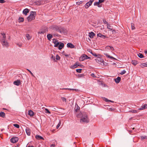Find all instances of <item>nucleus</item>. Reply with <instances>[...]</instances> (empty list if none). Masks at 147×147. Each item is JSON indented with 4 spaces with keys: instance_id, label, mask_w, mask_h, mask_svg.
Masks as SVG:
<instances>
[{
    "instance_id": "f257e3e1",
    "label": "nucleus",
    "mask_w": 147,
    "mask_h": 147,
    "mask_svg": "<svg viewBox=\"0 0 147 147\" xmlns=\"http://www.w3.org/2000/svg\"><path fill=\"white\" fill-rule=\"evenodd\" d=\"M1 37L0 41L2 45L5 47H7L8 45V42L6 40V36L4 33H1Z\"/></svg>"
},
{
    "instance_id": "f03ea898",
    "label": "nucleus",
    "mask_w": 147,
    "mask_h": 147,
    "mask_svg": "<svg viewBox=\"0 0 147 147\" xmlns=\"http://www.w3.org/2000/svg\"><path fill=\"white\" fill-rule=\"evenodd\" d=\"M81 114L82 115V116L81 117L80 120V122L82 121L86 123L89 122V120L87 113L85 112H83Z\"/></svg>"
},
{
    "instance_id": "7ed1b4c3",
    "label": "nucleus",
    "mask_w": 147,
    "mask_h": 147,
    "mask_svg": "<svg viewBox=\"0 0 147 147\" xmlns=\"http://www.w3.org/2000/svg\"><path fill=\"white\" fill-rule=\"evenodd\" d=\"M30 14L27 18V20L28 22H30L35 18L36 12L35 11H31Z\"/></svg>"
},
{
    "instance_id": "20e7f679",
    "label": "nucleus",
    "mask_w": 147,
    "mask_h": 147,
    "mask_svg": "<svg viewBox=\"0 0 147 147\" xmlns=\"http://www.w3.org/2000/svg\"><path fill=\"white\" fill-rule=\"evenodd\" d=\"M90 57L88 56L85 54H83L79 58V60L80 61H83L85 59H87L90 58Z\"/></svg>"
},
{
    "instance_id": "39448f33",
    "label": "nucleus",
    "mask_w": 147,
    "mask_h": 147,
    "mask_svg": "<svg viewBox=\"0 0 147 147\" xmlns=\"http://www.w3.org/2000/svg\"><path fill=\"white\" fill-rule=\"evenodd\" d=\"M53 42L55 44L54 47H57L59 45L60 43H59L58 40H56L55 39H53Z\"/></svg>"
},
{
    "instance_id": "423d86ee",
    "label": "nucleus",
    "mask_w": 147,
    "mask_h": 147,
    "mask_svg": "<svg viewBox=\"0 0 147 147\" xmlns=\"http://www.w3.org/2000/svg\"><path fill=\"white\" fill-rule=\"evenodd\" d=\"M59 27V26H58L57 25H53L51 26V29L54 30H55L57 31L58 32Z\"/></svg>"
},
{
    "instance_id": "0eeeda50",
    "label": "nucleus",
    "mask_w": 147,
    "mask_h": 147,
    "mask_svg": "<svg viewBox=\"0 0 147 147\" xmlns=\"http://www.w3.org/2000/svg\"><path fill=\"white\" fill-rule=\"evenodd\" d=\"M18 140V138L17 137L12 138L11 139V142L13 143H16Z\"/></svg>"
},
{
    "instance_id": "6e6552de",
    "label": "nucleus",
    "mask_w": 147,
    "mask_h": 147,
    "mask_svg": "<svg viewBox=\"0 0 147 147\" xmlns=\"http://www.w3.org/2000/svg\"><path fill=\"white\" fill-rule=\"evenodd\" d=\"M65 29L64 28L59 26L58 31L59 32L61 33H64L65 32Z\"/></svg>"
},
{
    "instance_id": "1a4fd4ad",
    "label": "nucleus",
    "mask_w": 147,
    "mask_h": 147,
    "mask_svg": "<svg viewBox=\"0 0 147 147\" xmlns=\"http://www.w3.org/2000/svg\"><path fill=\"white\" fill-rule=\"evenodd\" d=\"M21 84L20 80H17L13 82V84L17 86H19Z\"/></svg>"
},
{
    "instance_id": "9d476101",
    "label": "nucleus",
    "mask_w": 147,
    "mask_h": 147,
    "mask_svg": "<svg viewBox=\"0 0 147 147\" xmlns=\"http://www.w3.org/2000/svg\"><path fill=\"white\" fill-rule=\"evenodd\" d=\"M48 30L47 28H46L44 29L43 30L39 31L38 33L39 34H44L46 32H47Z\"/></svg>"
},
{
    "instance_id": "9b49d317",
    "label": "nucleus",
    "mask_w": 147,
    "mask_h": 147,
    "mask_svg": "<svg viewBox=\"0 0 147 147\" xmlns=\"http://www.w3.org/2000/svg\"><path fill=\"white\" fill-rule=\"evenodd\" d=\"M95 35V34L93 32H91L89 33L88 36L91 38H93L94 36Z\"/></svg>"
},
{
    "instance_id": "f8f14e48",
    "label": "nucleus",
    "mask_w": 147,
    "mask_h": 147,
    "mask_svg": "<svg viewBox=\"0 0 147 147\" xmlns=\"http://www.w3.org/2000/svg\"><path fill=\"white\" fill-rule=\"evenodd\" d=\"M79 65V64H78V62H76L74 65L71 66V68L74 69L77 67Z\"/></svg>"
},
{
    "instance_id": "ddd939ff",
    "label": "nucleus",
    "mask_w": 147,
    "mask_h": 147,
    "mask_svg": "<svg viewBox=\"0 0 147 147\" xmlns=\"http://www.w3.org/2000/svg\"><path fill=\"white\" fill-rule=\"evenodd\" d=\"M67 47L71 48H74L75 47L74 46L73 44L70 43H68L67 44Z\"/></svg>"
},
{
    "instance_id": "4468645a",
    "label": "nucleus",
    "mask_w": 147,
    "mask_h": 147,
    "mask_svg": "<svg viewBox=\"0 0 147 147\" xmlns=\"http://www.w3.org/2000/svg\"><path fill=\"white\" fill-rule=\"evenodd\" d=\"M104 55L107 57L108 58H109V59H114V60H117V59H115V58H114V57H112V56H110L107 53H104Z\"/></svg>"
},
{
    "instance_id": "2eb2a0df",
    "label": "nucleus",
    "mask_w": 147,
    "mask_h": 147,
    "mask_svg": "<svg viewBox=\"0 0 147 147\" xmlns=\"http://www.w3.org/2000/svg\"><path fill=\"white\" fill-rule=\"evenodd\" d=\"M29 9L27 8H26L23 10L22 12L24 14L26 15H27V13L29 12Z\"/></svg>"
},
{
    "instance_id": "dca6fc26",
    "label": "nucleus",
    "mask_w": 147,
    "mask_h": 147,
    "mask_svg": "<svg viewBox=\"0 0 147 147\" xmlns=\"http://www.w3.org/2000/svg\"><path fill=\"white\" fill-rule=\"evenodd\" d=\"M58 47V49L59 50L62 49L64 46V44L63 43L61 42L60 44H59Z\"/></svg>"
},
{
    "instance_id": "f3484780",
    "label": "nucleus",
    "mask_w": 147,
    "mask_h": 147,
    "mask_svg": "<svg viewBox=\"0 0 147 147\" xmlns=\"http://www.w3.org/2000/svg\"><path fill=\"white\" fill-rule=\"evenodd\" d=\"M28 112V115L31 117H33L34 115V113L31 110H29Z\"/></svg>"
},
{
    "instance_id": "a211bd4d",
    "label": "nucleus",
    "mask_w": 147,
    "mask_h": 147,
    "mask_svg": "<svg viewBox=\"0 0 147 147\" xmlns=\"http://www.w3.org/2000/svg\"><path fill=\"white\" fill-rule=\"evenodd\" d=\"M92 4L91 3L88 2L86 3L85 5H84V7L86 8L87 9Z\"/></svg>"
},
{
    "instance_id": "6ab92c4d",
    "label": "nucleus",
    "mask_w": 147,
    "mask_h": 147,
    "mask_svg": "<svg viewBox=\"0 0 147 147\" xmlns=\"http://www.w3.org/2000/svg\"><path fill=\"white\" fill-rule=\"evenodd\" d=\"M99 2H95L94 3V6H97L98 7H102V5H100Z\"/></svg>"
},
{
    "instance_id": "aec40b11",
    "label": "nucleus",
    "mask_w": 147,
    "mask_h": 147,
    "mask_svg": "<svg viewBox=\"0 0 147 147\" xmlns=\"http://www.w3.org/2000/svg\"><path fill=\"white\" fill-rule=\"evenodd\" d=\"M121 79L120 77H118L117 78L115 79V80L116 83H118L120 82Z\"/></svg>"
},
{
    "instance_id": "412c9836",
    "label": "nucleus",
    "mask_w": 147,
    "mask_h": 147,
    "mask_svg": "<svg viewBox=\"0 0 147 147\" xmlns=\"http://www.w3.org/2000/svg\"><path fill=\"white\" fill-rule=\"evenodd\" d=\"M97 36L98 37H99L100 38H102L103 39H105V38H106V36H105L102 35L100 33H98L97 34Z\"/></svg>"
},
{
    "instance_id": "4be33fe9",
    "label": "nucleus",
    "mask_w": 147,
    "mask_h": 147,
    "mask_svg": "<svg viewBox=\"0 0 147 147\" xmlns=\"http://www.w3.org/2000/svg\"><path fill=\"white\" fill-rule=\"evenodd\" d=\"M140 66L142 68L147 67V63H141Z\"/></svg>"
},
{
    "instance_id": "5701e85b",
    "label": "nucleus",
    "mask_w": 147,
    "mask_h": 147,
    "mask_svg": "<svg viewBox=\"0 0 147 147\" xmlns=\"http://www.w3.org/2000/svg\"><path fill=\"white\" fill-rule=\"evenodd\" d=\"M147 108V104H145L141 107L139 109V110H141L146 109Z\"/></svg>"
},
{
    "instance_id": "b1692460",
    "label": "nucleus",
    "mask_w": 147,
    "mask_h": 147,
    "mask_svg": "<svg viewBox=\"0 0 147 147\" xmlns=\"http://www.w3.org/2000/svg\"><path fill=\"white\" fill-rule=\"evenodd\" d=\"M26 132L27 135L28 136H30V131L29 128H27L26 129Z\"/></svg>"
},
{
    "instance_id": "393cba45",
    "label": "nucleus",
    "mask_w": 147,
    "mask_h": 147,
    "mask_svg": "<svg viewBox=\"0 0 147 147\" xmlns=\"http://www.w3.org/2000/svg\"><path fill=\"white\" fill-rule=\"evenodd\" d=\"M47 38L50 41L51 39L53 38V36L51 34H49L47 35Z\"/></svg>"
},
{
    "instance_id": "a878e982",
    "label": "nucleus",
    "mask_w": 147,
    "mask_h": 147,
    "mask_svg": "<svg viewBox=\"0 0 147 147\" xmlns=\"http://www.w3.org/2000/svg\"><path fill=\"white\" fill-rule=\"evenodd\" d=\"M36 138L37 139L44 140V138L42 137L37 135H36Z\"/></svg>"
},
{
    "instance_id": "bb28decb",
    "label": "nucleus",
    "mask_w": 147,
    "mask_h": 147,
    "mask_svg": "<svg viewBox=\"0 0 147 147\" xmlns=\"http://www.w3.org/2000/svg\"><path fill=\"white\" fill-rule=\"evenodd\" d=\"M0 116L3 118L5 117V113L3 112L0 113Z\"/></svg>"
},
{
    "instance_id": "cd10ccee",
    "label": "nucleus",
    "mask_w": 147,
    "mask_h": 147,
    "mask_svg": "<svg viewBox=\"0 0 147 147\" xmlns=\"http://www.w3.org/2000/svg\"><path fill=\"white\" fill-rule=\"evenodd\" d=\"M131 63L132 64L135 66L137 64H138V61L136 60H132L131 61Z\"/></svg>"
},
{
    "instance_id": "c85d7f7f",
    "label": "nucleus",
    "mask_w": 147,
    "mask_h": 147,
    "mask_svg": "<svg viewBox=\"0 0 147 147\" xmlns=\"http://www.w3.org/2000/svg\"><path fill=\"white\" fill-rule=\"evenodd\" d=\"M138 55L140 58H142L144 57L143 54L140 53L138 54Z\"/></svg>"
},
{
    "instance_id": "c756f323",
    "label": "nucleus",
    "mask_w": 147,
    "mask_h": 147,
    "mask_svg": "<svg viewBox=\"0 0 147 147\" xmlns=\"http://www.w3.org/2000/svg\"><path fill=\"white\" fill-rule=\"evenodd\" d=\"M62 89H68L70 90H74L75 91L77 92L78 90V89H70V88H63Z\"/></svg>"
},
{
    "instance_id": "7c9ffc66",
    "label": "nucleus",
    "mask_w": 147,
    "mask_h": 147,
    "mask_svg": "<svg viewBox=\"0 0 147 147\" xmlns=\"http://www.w3.org/2000/svg\"><path fill=\"white\" fill-rule=\"evenodd\" d=\"M18 20L19 22H23L24 21V18L22 17H20Z\"/></svg>"
},
{
    "instance_id": "2f4dec72",
    "label": "nucleus",
    "mask_w": 147,
    "mask_h": 147,
    "mask_svg": "<svg viewBox=\"0 0 147 147\" xmlns=\"http://www.w3.org/2000/svg\"><path fill=\"white\" fill-rule=\"evenodd\" d=\"M140 138L142 140L146 139H147V136H142L140 137Z\"/></svg>"
},
{
    "instance_id": "473e14b6",
    "label": "nucleus",
    "mask_w": 147,
    "mask_h": 147,
    "mask_svg": "<svg viewBox=\"0 0 147 147\" xmlns=\"http://www.w3.org/2000/svg\"><path fill=\"white\" fill-rule=\"evenodd\" d=\"M26 37L28 40H29L30 39V36L29 34H27L26 35Z\"/></svg>"
},
{
    "instance_id": "72a5a7b5",
    "label": "nucleus",
    "mask_w": 147,
    "mask_h": 147,
    "mask_svg": "<svg viewBox=\"0 0 147 147\" xmlns=\"http://www.w3.org/2000/svg\"><path fill=\"white\" fill-rule=\"evenodd\" d=\"M13 125L14 126L18 128H19L20 127V126L18 124H13Z\"/></svg>"
},
{
    "instance_id": "f704fd0d",
    "label": "nucleus",
    "mask_w": 147,
    "mask_h": 147,
    "mask_svg": "<svg viewBox=\"0 0 147 147\" xmlns=\"http://www.w3.org/2000/svg\"><path fill=\"white\" fill-rule=\"evenodd\" d=\"M82 70V69H76V71L78 73H80L81 72Z\"/></svg>"
},
{
    "instance_id": "c9c22d12",
    "label": "nucleus",
    "mask_w": 147,
    "mask_h": 147,
    "mask_svg": "<svg viewBox=\"0 0 147 147\" xmlns=\"http://www.w3.org/2000/svg\"><path fill=\"white\" fill-rule=\"evenodd\" d=\"M60 58L59 56L57 55L56 57V59L58 60H59L60 59Z\"/></svg>"
},
{
    "instance_id": "e433bc0d",
    "label": "nucleus",
    "mask_w": 147,
    "mask_h": 147,
    "mask_svg": "<svg viewBox=\"0 0 147 147\" xmlns=\"http://www.w3.org/2000/svg\"><path fill=\"white\" fill-rule=\"evenodd\" d=\"M45 110L46 111V113L51 114V112L49 110L47 109H45Z\"/></svg>"
},
{
    "instance_id": "4c0bfd02",
    "label": "nucleus",
    "mask_w": 147,
    "mask_h": 147,
    "mask_svg": "<svg viewBox=\"0 0 147 147\" xmlns=\"http://www.w3.org/2000/svg\"><path fill=\"white\" fill-rule=\"evenodd\" d=\"M26 70L30 72V73L31 74V75L32 76H33L34 77H35L34 76V75H33V74H32V73L31 72V71L30 70H29L28 69H27Z\"/></svg>"
},
{
    "instance_id": "58836bf2",
    "label": "nucleus",
    "mask_w": 147,
    "mask_h": 147,
    "mask_svg": "<svg viewBox=\"0 0 147 147\" xmlns=\"http://www.w3.org/2000/svg\"><path fill=\"white\" fill-rule=\"evenodd\" d=\"M126 72V71L125 70H123L121 72V73H120V74L122 75L123 74H125Z\"/></svg>"
},
{
    "instance_id": "ea45409f",
    "label": "nucleus",
    "mask_w": 147,
    "mask_h": 147,
    "mask_svg": "<svg viewBox=\"0 0 147 147\" xmlns=\"http://www.w3.org/2000/svg\"><path fill=\"white\" fill-rule=\"evenodd\" d=\"M107 47H108V48H109L112 51H113L114 50V49L113 47H111L110 46H108Z\"/></svg>"
},
{
    "instance_id": "a19ab883",
    "label": "nucleus",
    "mask_w": 147,
    "mask_h": 147,
    "mask_svg": "<svg viewBox=\"0 0 147 147\" xmlns=\"http://www.w3.org/2000/svg\"><path fill=\"white\" fill-rule=\"evenodd\" d=\"M84 75L83 74H80L78 75V78H82L84 77Z\"/></svg>"
},
{
    "instance_id": "79ce46f5",
    "label": "nucleus",
    "mask_w": 147,
    "mask_h": 147,
    "mask_svg": "<svg viewBox=\"0 0 147 147\" xmlns=\"http://www.w3.org/2000/svg\"><path fill=\"white\" fill-rule=\"evenodd\" d=\"M130 112H132V113H136L137 112V111L136 110H133L130 111Z\"/></svg>"
},
{
    "instance_id": "37998d69",
    "label": "nucleus",
    "mask_w": 147,
    "mask_h": 147,
    "mask_svg": "<svg viewBox=\"0 0 147 147\" xmlns=\"http://www.w3.org/2000/svg\"><path fill=\"white\" fill-rule=\"evenodd\" d=\"M90 75L93 78H95L96 77L95 75L93 73L91 74Z\"/></svg>"
},
{
    "instance_id": "c03bdc74",
    "label": "nucleus",
    "mask_w": 147,
    "mask_h": 147,
    "mask_svg": "<svg viewBox=\"0 0 147 147\" xmlns=\"http://www.w3.org/2000/svg\"><path fill=\"white\" fill-rule=\"evenodd\" d=\"M77 107L76 109H75V110L76 112H77L80 109V107L77 105Z\"/></svg>"
},
{
    "instance_id": "a18cd8bd",
    "label": "nucleus",
    "mask_w": 147,
    "mask_h": 147,
    "mask_svg": "<svg viewBox=\"0 0 147 147\" xmlns=\"http://www.w3.org/2000/svg\"><path fill=\"white\" fill-rule=\"evenodd\" d=\"M61 99L63 101H65V102H66V98H64V97H62L61 98Z\"/></svg>"
},
{
    "instance_id": "49530a36",
    "label": "nucleus",
    "mask_w": 147,
    "mask_h": 147,
    "mask_svg": "<svg viewBox=\"0 0 147 147\" xmlns=\"http://www.w3.org/2000/svg\"><path fill=\"white\" fill-rule=\"evenodd\" d=\"M133 25H134L133 24H132V23L131 24V28H132V30H134L135 28L134 26Z\"/></svg>"
},
{
    "instance_id": "de8ad7c7",
    "label": "nucleus",
    "mask_w": 147,
    "mask_h": 147,
    "mask_svg": "<svg viewBox=\"0 0 147 147\" xmlns=\"http://www.w3.org/2000/svg\"><path fill=\"white\" fill-rule=\"evenodd\" d=\"M61 122H59L58 124V125H57V127H56V128L57 129L58 128V127L60 126V125H61Z\"/></svg>"
},
{
    "instance_id": "09e8293b",
    "label": "nucleus",
    "mask_w": 147,
    "mask_h": 147,
    "mask_svg": "<svg viewBox=\"0 0 147 147\" xmlns=\"http://www.w3.org/2000/svg\"><path fill=\"white\" fill-rule=\"evenodd\" d=\"M5 2L4 0H0V3H5Z\"/></svg>"
},
{
    "instance_id": "8fccbe9b",
    "label": "nucleus",
    "mask_w": 147,
    "mask_h": 147,
    "mask_svg": "<svg viewBox=\"0 0 147 147\" xmlns=\"http://www.w3.org/2000/svg\"><path fill=\"white\" fill-rule=\"evenodd\" d=\"M96 62H97V61H101V60H102V59L100 58H97V59H96Z\"/></svg>"
},
{
    "instance_id": "3c124183",
    "label": "nucleus",
    "mask_w": 147,
    "mask_h": 147,
    "mask_svg": "<svg viewBox=\"0 0 147 147\" xmlns=\"http://www.w3.org/2000/svg\"><path fill=\"white\" fill-rule=\"evenodd\" d=\"M105 0H99L98 1L100 3H102L104 2Z\"/></svg>"
},
{
    "instance_id": "603ef678",
    "label": "nucleus",
    "mask_w": 147,
    "mask_h": 147,
    "mask_svg": "<svg viewBox=\"0 0 147 147\" xmlns=\"http://www.w3.org/2000/svg\"><path fill=\"white\" fill-rule=\"evenodd\" d=\"M92 55H93L95 57H98V55H97L95 53H93L92 54Z\"/></svg>"
},
{
    "instance_id": "864d4df0",
    "label": "nucleus",
    "mask_w": 147,
    "mask_h": 147,
    "mask_svg": "<svg viewBox=\"0 0 147 147\" xmlns=\"http://www.w3.org/2000/svg\"><path fill=\"white\" fill-rule=\"evenodd\" d=\"M78 64H79V66H80L81 67L83 68L84 67V66L82 64H80L79 63H78Z\"/></svg>"
},
{
    "instance_id": "5fc2aeb1",
    "label": "nucleus",
    "mask_w": 147,
    "mask_h": 147,
    "mask_svg": "<svg viewBox=\"0 0 147 147\" xmlns=\"http://www.w3.org/2000/svg\"><path fill=\"white\" fill-rule=\"evenodd\" d=\"M94 1V0H90V1H89L90 3H91L92 4V2Z\"/></svg>"
},
{
    "instance_id": "6e6d98bb",
    "label": "nucleus",
    "mask_w": 147,
    "mask_h": 147,
    "mask_svg": "<svg viewBox=\"0 0 147 147\" xmlns=\"http://www.w3.org/2000/svg\"><path fill=\"white\" fill-rule=\"evenodd\" d=\"M82 1H80L79 2H78V5H79L81 4H82Z\"/></svg>"
},
{
    "instance_id": "4d7b16f0",
    "label": "nucleus",
    "mask_w": 147,
    "mask_h": 147,
    "mask_svg": "<svg viewBox=\"0 0 147 147\" xmlns=\"http://www.w3.org/2000/svg\"><path fill=\"white\" fill-rule=\"evenodd\" d=\"M17 45L20 47H22L21 44H20L18 43L17 44Z\"/></svg>"
},
{
    "instance_id": "13d9d810",
    "label": "nucleus",
    "mask_w": 147,
    "mask_h": 147,
    "mask_svg": "<svg viewBox=\"0 0 147 147\" xmlns=\"http://www.w3.org/2000/svg\"><path fill=\"white\" fill-rule=\"evenodd\" d=\"M88 51L89 52H90L92 54L93 53V52H92V50H89Z\"/></svg>"
},
{
    "instance_id": "bf43d9fd",
    "label": "nucleus",
    "mask_w": 147,
    "mask_h": 147,
    "mask_svg": "<svg viewBox=\"0 0 147 147\" xmlns=\"http://www.w3.org/2000/svg\"><path fill=\"white\" fill-rule=\"evenodd\" d=\"M55 145L54 144H52L51 145V147H55Z\"/></svg>"
},
{
    "instance_id": "052dcab7",
    "label": "nucleus",
    "mask_w": 147,
    "mask_h": 147,
    "mask_svg": "<svg viewBox=\"0 0 147 147\" xmlns=\"http://www.w3.org/2000/svg\"><path fill=\"white\" fill-rule=\"evenodd\" d=\"M109 100H108V99L107 98H105V101H106V102H109Z\"/></svg>"
},
{
    "instance_id": "680f3d73",
    "label": "nucleus",
    "mask_w": 147,
    "mask_h": 147,
    "mask_svg": "<svg viewBox=\"0 0 147 147\" xmlns=\"http://www.w3.org/2000/svg\"><path fill=\"white\" fill-rule=\"evenodd\" d=\"M51 58L54 60L55 57L53 56V55H52Z\"/></svg>"
},
{
    "instance_id": "e2e57ef3",
    "label": "nucleus",
    "mask_w": 147,
    "mask_h": 147,
    "mask_svg": "<svg viewBox=\"0 0 147 147\" xmlns=\"http://www.w3.org/2000/svg\"><path fill=\"white\" fill-rule=\"evenodd\" d=\"M64 55L65 56V57H69V55H67V54H64Z\"/></svg>"
},
{
    "instance_id": "0e129e2a",
    "label": "nucleus",
    "mask_w": 147,
    "mask_h": 147,
    "mask_svg": "<svg viewBox=\"0 0 147 147\" xmlns=\"http://www.w3.org/2000/svg\"><path fill=\"white\" fill-rule=\"evenodd\" d=\"M26 147H34V146H27Z\"/></svg>"
},
{
    "instance_id": "69168bd1",
    "label": "nucleus",
    "mask_w": 147,
    "mask_h": 147,
    "mask_svg": "<svg viewBox=\"0 0 147 147\" xmlns=\"http://www.w3.org/2000/svg\"><path fill=\"white\" fill-rule=\"evenodd\" d=\"M109 102H114V101H111L110 100H109Z\"/></svg>"
},
{
    "instance_id": "338daca9",
    "label": "nucleus",
    "mask_w": 147,
    "mask_h": 147,
    "mask_svg": "<svg viewBox=\"0 0 147 147\" xmlns=\"http://www.w3.org/2000/svg\"><path fill=\"white\" fill-rule=\"evenodd\" d=\"M144 53H145V54H147V51H144Z\"/></svg>"
},
{
    "instance_id": "774afa93",
    "label": "nucleus",
    "mask_w": 147,
    "mask_h": 147,
    "mask_svg": "<svg viewBox=\"0 0 147 147\" xmlns=\"http://www.w3.org/2000/svg\"><path fill=\"white\" fill-rule=\"evenodd\" d=\"M136 107V106L135 105H134L133 106V108H134L135 107Z\"/></svg>"
}]
</instances>
